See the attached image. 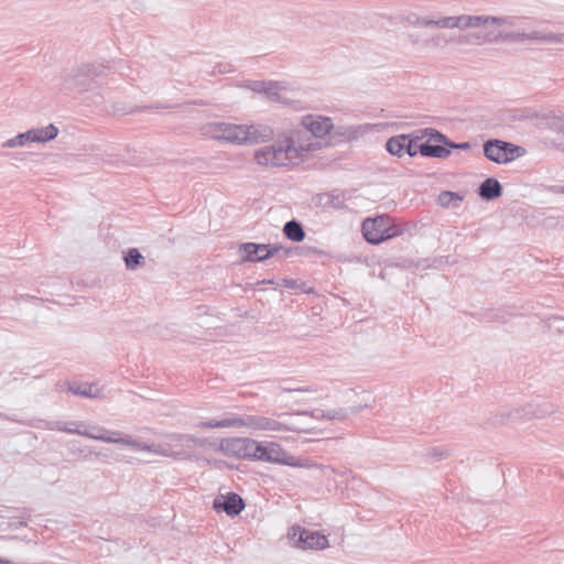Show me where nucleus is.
Segmentation results:
<instances>
[{
    "mask_svg": "<svg viewBox=\"0 0 564 564\" xmlns=\"http://www.w3.org/2000/svg\"><path fill=\"white\" fill-rule=\"evenodd\" d=\"M384 149L393 156L402 158L406 154L405 133L397 134L386 141Z\"/></svg>",
    "mask_w": 564,
    "mask_h": 564,
    "instance_id": "393cba45",
    "label": "nucleus"
},
{
    "mask_svg": "<svg viewBox=\"0 0 564 564\" xmlns=\"http://www.w3.org/2000/svg\"><path fill=\"white\" fill-rule=\"evenodd\" d=\"M68 391L75 395H80L90 399L101 398L102 391L97 388L95 384L88 383H79V382H69Z\"/></svg>",
    "mask_w": 564,
    "mask_h": 564,
    "instance_id": "4be33fe9",
    "label": "nucleus"
},
{
    "mask_svg": "<svg viewBox=\"0 0 564 564\" xmlns=\"http://www.w3.org/2000/svg\"><path fill=\"white\" fill-rule=\"evenodd\" d=\"M551 42L564 43V33H551Z\"/></svg>",
    "mask_w": 564,
    "mask_h": 564,
    "instance_id": "3c124183",
    "label": "nucleus"
},
{
    "mask_svg": "<svg viewBox=\"0 0 564 564\" xmlns=\"http://www.w3.org/2000/svg\"><path fill=\"white\" fill-rule=\"evenodd\" d=\"M506 23L505 18L489 15H471V28H480L487 24L501 25Z\"/></svg>",
    "mask_w": 564,
    "mask_h": 564,
    "instance_id": "7c9ffc66",
    "label": "nucleus"
},
{
    "mask_svg": "<svg viewBox=\"0 0 564 564\" xmlns=\"http://www.w3.org/2000/svg\"><path fill=\"white\" fill-rule=\"evenodd\" d=\"M111 69L112 66L110 62H107L106 64H83L76 69H73L72 73L64 79V87L65 89L69 90H86L96 77L105 76L107 70Z\"/></svg>",
    "mask_w": 564,
    "mask_h": 564,
    "instance_id": "423d86ee",
    "label": "nucleus"
},
{
    "mask_svg": "<svg viewBox=\"0 0 564 564\" xmlns=\"http://www.w3.org/2000/svg\"><path fill=\"white\" fill-rule=\"evenodd\" d=\"M0 417L11 421V422L21 423V424H24V425H28L31 427H40L41 426L40 424L43 423V427L47 429V430H57V431H63V432H66L69 434H77V435L84 436V433L82 430L69 429V425L85 426V423L82 421L63 422V421H45V420H36V419L21 420V419L17 417L15 415L10 416V415L3 414V413H0Z\"/></svg>",
    "mask_w": 564,
    "mask_h": 564,
    "instance_id": "9b49d317",
    "label": "nucleus"
},
{
    "mask_svg": "<svg viewBox=\"0 0 564 564\" xmlns=\"http://www.w3.org/2000/svg\"><path fill=\"white\" fill-rule=\"evenodd\" d=\"M173 441L178 442L181 444L192 443L195 446L203 448H212L213 451H219V442L210 441L206 437H196L191 434H174L172 435Z\"/></svg>",
    "mask_w": 564,
    "mask_h": 564,
    "instance_id": "aec40b11",
    "label": "nucleus"
},
{
    "mask_svg": "<svg viewBox=\"0 0 564 564\" xmlns=\"http://www.w3.org/2000/svg\"><path fill=\"white\" fill-rule=\"evenodd\" d=\"M486 41H512V42H521L527 40V33L523 32H500L497 35L487 34L484 36Z\"/></svg>",
    "mask_w": 564,
    "mask_h": 564,
    "instance_id": "c85d7f7f",
    "label": "nucleus"
},
{
    "mask_svg": "<svg viewBox=\"0 0 564 564\" xmlns=\"http://www.w3.org/2000/svg\"><path fill=\"white\" fill-rule=\"evenodd\" d=\"M484 156L497 164H507L525 153L524 148L500 139H488L482 144Z\"/></svg>",
    "mask_w": 564,
    "mask_h": 564,
    "instance_id": "0eeeda50",
    "label": "nucleus"
},
{
    "mask_svg": "<svg viewBox=\"0 0 564 564\" xmlns=\"http://www.w3.org/2000/svg\"><path fill=\"white\" fill-rule=\"evenodd\" d=\"M280 243L241 242L238 245L239 263L264 262L280 252Z\"/></svg>",
    "mask_w": 564,
    "mask_h": 564,
    "instance_id": "6e6552de",
    "label": "nucleus"
},
{
    "mask_svg": "<svg viewBox=\"0 0 564 564\" xmlns=\"http://www.w3.org/2000/svg\"><path fill=\"white\" fill-rule=\"evenodd\" d=\"M289 536L302 550H324L328 546L326 535L319 531H312L300 525L292 527Z\"/></svg>",
    "mask_w": 564,
    "mask_h": 564,
    "instance_id": "9d476101",
    "label": "nucleus"
},
{
    "mask_svg": "<svg viewBox=\"0 0 564 564\" xmlns=\"http://www.w3.org/2000/svg\"><path fill=\"white\" fill-rule=\"evenodd\" d=\"M84 431H89V432H91V433H97V431H96V430H93V426H89L88 429H85Z\"/></svg>",
    "mask_w": 564,
    "mask_h": 564,
    "instance_id": "bf43d9fd",
    "label": "nucleus"
},
{
    "mask_svg": "<svg viewBox=\"0 0 564 564\" xmlns=\"http://www.w3.org/2000/svg\"><path fill=\"white\" fill-rule=\"evenodd\" d=\"M280 251H283L285 257H290V256L296 254V247H283L282 246V249Z\"/></svg>",
    "mask_w": 564,
    "mask_h": 564,
    "instance_id": "603ef678",
    "label": "nucleus"
},
{
    "mask_svg": "<svg viewBox=\"0 0 564 564\" xmlns=\"http://www.w3.org/2000/svg\"><path fill=\"white\" fill-rule=\"evenodd\" d=\"M77 451H78V453H79L80 455H83V457H84L85 459H87V458H88V456H91V455H95L96 457H99V456H100V453H96V452H88V453L86 454V453H85V449L77 448Z\"/></svg>",
    "mask_w": 564,
    "mask_h": 564,
    "instance_id": "5fc2aeb1",
    "label": "nucleus"
},
{
    "mask_svg": "<svg viewBox=\"0 0 564 564\" xmlns=\"http://www.w3.org/2000/svg\"><path fill=\"white\" fill-rule=\"evenodd\" d=\"M223 464H225L223 460H219V462L216 463L217 466H220Z\"/></svg>",
    "mask_w": 564,
    "mask_h": 564,
    "instance_id": "e2e57ef3",
    "label": "nucleus"
},
{
    "mask_svg": "<svg viewBox=\"0 0 564 564\" xmlns=\"http://www.w3.org/2000/svg\"><path fill=\"white\" fill-rule=\"evenodd\" d=\"M196 426L202 430L247 427L257 431H273L281 429V425L278 424V421L273 419H269L262 415L234 413H227L220 420L212 419L207 421H200L196 424Z\"/></svg>",
    "mask_w": 564,
    "mask_h": 564,
    "instance_id": "f03ea898",
    "label": "nucleus"
},
{
    "mask_svg": "<svg viewBox=\"0 0 564 564\" xmlns=\"http://www.w3.org/2000/svg\"><path fill=\"white\" fill-rule=\"evenodd\" d=\"M127 441L132 442V444H127V445L131 446V447H133L135 449L144 451V452H156L154 449V444H148V443H144V442H140L138 440H133L131 436H127Z\"/></svg>",
    "mask_w": 564,
    "mask_h": 564,
    "instance_id": "c9c22d12",
    "label": "nucleus"
},
{
    "mask_svg": "<svg viewBox=\"0 0 564 564\" xmlns=\"http://www.w3.org/2000/svg\"><path fill=\"white\" fill-rule=\"evenodd\" d=\"M326 413H327V410H322V409H314L312 411H297L296 412V415H310L311 417H314V419H326Z\"/></svg>",
    "mask_w": 564,
    "mask_h": 564,
    "instance_id": "79ce46f5",
    "label": "nucleus"
},
{
    "mask_svg": "<svg viewBox=\"0 0 564 564\" xmlns=\"http://www.w3.org/2000/svg\"><path fill=\"white\" fill-rule=\"evenodd\" d=\"M270 83L271 85L267 87L264 95L269 100L280 102L282 100L280 90L285 88L284 83L274 80H270Z\"/></svg>",
    "mask_w": 564,
    "mask_h": 564,
    "instance_id": "2f4dec72",
    "label": "nucleus"
},
{
    "mask_svg": "<svg viewBox=\"0 0 564 564\" xmlns=\"http://www.w3.org/2000/svg\"><path fill=\"white\" fill-rule=\"evenodd\" d=\"M366 408H368V404L327 410L326 419L327 420L344 421L349 415L357 414V413L361 412Z\"/></svg>",
    "mask_w": 564,
    "mask_h": 564,
    "instance_id": "bb28decb",
    "label": "nucleus"
},
{
    "mask_svg": "<svg viewBox=\"0 0 564 564\" xmlns=\"http://www.w3.org/2000/svg\"><path fill=\"white\" fill-rule=\"evenodd\" d=\"M247 129L250 138L248 143L268 142L274 138L273 129L267 124H251Z\"/></svg>",
    "mask_w": 564,
    "mask_h": 564,
    "instance_id": "6ab92c4d",
    "label": "nucleus"
},
{
    "mask_svg": "<svg viewBox=\"0 0 564 564\" xmlns=\"http://www.w3.org/2000/svg\"><path fill=\"white\" fill-rule=\"evenodd\" d=\"M502 317L498 312L490 311L486 312L480 321L485 322H497Z\"/></svg>",
    "mask_w": 564,
    "mask_h": 564,
    "instance_id": "49530a36",
    "label": "nucleus"
},
{
    "mask_svg": "<svg viewBox=\"0 0 564 564\" xmlns=\"http://www.w3.org/2000/svg\"><path fill=\"white\" fill-rule=\"evenodd\" d=\"M554 406L551 403L539 404L533 409L532 404H529L527 408L521 410H514L508 414V419L510 420H520V419H529L531 416L534 417H543L550 413H553Z\"/></svg>",
    "mask_w": 564,
    "mask_h": 564,
    "instance_id": "a211bd4d",
    "label": "nucleus"
},
{
    "mask_svg": "<svg viewBox=\"0 0 564 564\" xmlns=\"http://www.w3.org/2000/svg\"><path fill=\"white\" fill-rule=\"evenodd\" d=\"M335 133L344 137L347 140H352L357 137V131L352 127H347V128L338 127L336 129Z\"/></svg>",
    "mask_w": 564,
    "mask_h": 564,
    "instance_id": "ea45409f",
    "label": "nucleus"
},
{
    "mask_svg": "<svg viewBox=\"0 0 564 564\" xmlns=\"http://www.w3.org/2000/svg\"><path fill=\"white\" fill-rule=\"evenodd\" d=\"M253 460L290 467H310L308 459L294 457L284 451L279 443L268 441H257Z\"/></svg>",
    "mask_w": 564,
    "mask_h": 564,
    "instance_id": "20e7f679",
    "label": "nucleus"
},
{
    "mask_svg": "<svg viewBox=\"0 0 564 564\" xmlns=\"http://www.w3.org/2000/svg\"><path fill=\"white\" fill-rule=\"evenodd\" d=\"M169 456H173V457H175V458H181V457H183V453H182V452L172 453V454H170Z\"/></svg>",
    "mask_w": 564,
    "mask_h": 564,
    "instance_id": "13d9d810",
    "label": "nucleus"
},
{
    "mask_svg": "<svg viewBox=\"0 0 564 564\" xmlns=\"http://www.w3.org/2000/svg\"><path fill=\"white\" fill-rule=\"evenodd\" d=\"M26 143H31V133L29 130L25 132L19 133L14 138L7 140L2 144V147L3 148H15V147L25 145Z\"/></svg>",
    "mask_w": 564,
    "mask_h": 564,
    "instance_id": "473e14b6",
    "label": "nucleus"
},
{
    "mask_svg": "<svg viewBox=\"0 0 564 564\" xmlns=\"http://www.w3.org/2000/svg\"><path fill=\"white\" fill-rule=\"evenodd\" d=\"M463 196L458 192L442 191L438 194L437 203L442 207H458L459 203L463 202Z\"/></svg>",
    "mask_w": 564,
    "mask_h": 564,
    "instance_id": "cd10ccee",
    "label": "nucleus"
},
{
    "mask_svg": "<svg viewBox=\"0 0 564 564\" xmlns=\"http://www.w3.org/2000/svg\"><path fill=\"white\" fill-rule=\"evenodd\" d=\"M283 235L292 242H301L305 239L304 226L296 219L286 221L283 226Z\"/></svg>",
    "mask_w": 564,
    "mask_h": 564,
    "instance_id": "5701e85b",
    "label": "nucleus"
},
{
    "mask_svg": "<svg viewBox=\"0 0 564 564\" xmlns=\"http://www.w3.org/2000/svg\"><path fill=\"white\" fill-rule=\"evenodd\" d=\"M435 135L436 139H433V141H435L436 145L444 151L443 154H437V159H447L452 154L453 150L467 151L471 148V143L469 141L455 142L437 129Z\"/></svg>",
    "mask_w": 564,
    "mask_h": 564,
    "instance_id": "dca6fc26",
    "label": "nucleus"
},
{
    "mask_svg": "<svg viewBox=\"0 0 564 564\" xmlns=\"http://www.w3.org/2000/svg\"><path fill=\"white\" fill-rule=\"evenodd\" d=\"M10 531V527L8 525L7 516H0V532Z\"/></svg>",
    "mask_w": 564,
    "mask_h": 564,
    "instance_id": "8fccbe9b",
    "label": "nucleus"
},
{
    "mask_svg": "<svg viewBox=\"0 0 564 564\" xmlns=\"http://www.w3.org/2000/svg\"><path fill=\"white\" fill-rule=\"evenodd\" d=\"M175 106L171 104H163V102H155L151 105H143V106H131V107H123L120 110H122L124 113H137V112H143L147 110H164V109H173Z\"/></svg>",
    "mask_w": 564,
    "mask_h": 564,
    "instance_id": "c756f323",
    "label": "nucleus"
},
{
    "mask_svg": "<svg viewBox=\"0 0 564 564\" xmlns=\"http://www.w3.org/2000/svg\"><path fill=\"white\" fill-rule=\"evenodd\" d=\"M326 252L316 248V247H313V246H296V256H300V257H305V258H311V257H321V256H325Z\"/></svg>",
    "mask_w": 564,
    "mask_h": 564,
    "instance_id": "72a5a7b5",
    "label": "nucleus"
},
{
    "mask_svg": "<svg viewBox=\"0 0 564 564\" xmlns=\"http://www.w3.org/2000/svg\"><path fill=\"white\" fill-rule=\"evenodd\" d=\"M278 424L281 425V429H278L276 431H292V432H297V433H317V431L315 429H305V427H301L299 426L297 424L295 423H285V422H280L278 421Z\"/></svg>",
    "mask_w": 564,
    "mask_h": 564,
    "instance_id": "f704fd0d",
    "label": "nucleus"
},
{
    "mask_svg": "<svg viewBox=\"0 0 564 564\" xmlns=\"http://www.w3.org/2000/svg\"><path fill=\"white\" fill-rule=\"evenodd\" d=\"M437 20H433L430 18H417L416 24L423 25V26H436Z\"/></svg>",
    "mask_w": 564,
    "mask_h": 564,
    "instance_id": "de8ad7c7",
    "label": "nucleus"
},
{
    "mask_svg": "<svg viewBox=\"0 0 564 564\" xmlns=\"http://www.w3.org/2000/svg\"><path fill=\"white\" fill-rule=\"evenodd\" d=\"M274 283H275V282H274V280H273V279H268V280H267V279H264V280H261V281H258V282H257V284H258V285H264V284H270V285H272V284H274Z\"/></svg>",
    "mask_w": 564,
    "mask_h": 564,
    "instance_id": "6e6d98bb",
    "label": "nucleus"
},
{
    "mask_svg": "<svg viewBox=\"0 0 564 564\" xmlns=\"http://www.w3.org/2000/svg\"><path fill=\"white\" fill-rule=\"evenodd\" d=\"M312 441H313L312 438H304V440L302 441V443L304 444V443H308V442H312Z\"/></svg>",
    "mask_w": 564,
    "mask_h": 564,
    "instance_id": "052dcab7",
    "label": "nucleus"
},
{
    "mask_svg": "<svg viewBox=\"0 0 564 564\" xmlns=\"http://www.w3.org/2000/svg\"><path fill=\"white\" fill-rule=\"evenodd\" d=\"M7 518H8V525L10 527V530H17L19 528L26 525L24 516L8 514Z\"/></svg>",
    "mask_w": 564,
    "mask_h": 564,
    "instance_id": "e433bc0d",
    "label": "nucleus"
},
{
    "mask_svg": "<svg viewBox=\"0 0 564 564\" xmlns=\"http://www.w3.org/2000/svg\"><path fill=\"white\" fill-rule=\"evenodd\" d=\"M404 230L401 223L387 214L368 217L361 224L362 237L370 245H379L399 237Z\"/></svg>",
    "mask_w": 564,
    "mask_h": 564,
    "instance_id": "7ed1b4c3",
    "label": "nucleus"
},
{
    "mask_svg": "<svg viewBox=\"0 0 564 564\" xmlns=\"http://www.w3.org/2000/svg\"><path fill=\"white\" fill-rule=\"evenodd\" d=\"M437 28H457V17H444L437 20Z\"/></svg>",
    "mask_w": 564,
    "mask_h": 564,
    "instance_id": "a19ab883",
    "label": "nucleus"
},
{
    "mask_svg": "<svg viewBox=\"0 0 564 564\" xmlns=\"http://www.w3.org/2000/svg\"><path fill=\"white\" fill-rule=\"evenodd\" d=\"M457 28H471V15L463 14L457 17Z\"/></svg>",
    "mask_w": 564,
    "mask_h": 564,
    "instance_id": "a18cd8bd",
    "label": "nucleus"
},
{
    "mask_svg": "<svg viewBox=\"0 0 564 564\" xmlns=\"http://www.w3.org/2000/svg\"><path fill=\"white\" fill-rule=\"evenodd\" d=\"M29 131L31 133V142L45 143L58 135V128L53 123L46 127L32 128Z\"/></svg>",
    "mask_w": 564,
    "mask_h": 564,
    "instance_id": "412c9836",
    "label": "nucleus"
},
{
    "mask_svg": "<svg viewBox=\"0 0 564 564\" xmlns=\"http://www.w3.org/2000/svg\"><path fill=\"white\" fill-rule=\"evenodd\" d=\"M288 391H301V392H305V391H311L308 388H297V389H288Z\"/></svg>",
    "mask_w": 564,
    "mask_h": 564,
    "instance_id": "4d7b16f0",
    "label": "nucleus"
},
{
    "mask_svg": "<svg viewBox=\"0 0 564 564\" xmlns=\"http://www.w3.org/2000/svg\"><path fill=\"white\" fill-rule=\"evenodd\" d=\"M124 265L128 270H137L145 264V258L138 248H128L122 252Z\"/></svg>",
    "mask_w": 564,
    "mask_h": 564,
    "instance_id": "a878e982",
    "label": "nucleus"
},
{
    "mask_svg": "<svg viewBox=\"0 0 564 564\" xmlns=\"http://www.w3.org/2000/svg\"><path fill=\"white\" fill-rule=\"evenodd\" d=\"M269 85H271L270 80H251L249 82L248 87L254 93L264 95L265 89Z\"/></svg>",
    "mask_w": 564,
    "mask_h": 564,
    "instance_id": "58836bf2",
    "label": "nucleus"
},
{
    "mask_svg": "<svg viewBox=\"0 0 564 564\" xmlns=\"http://www.w3.org/2000/svg\"><path fill=\"white\" fill-rule=\"evenodd\" d=\"M554 128L556 130H558L560 132H563L564 133V118L563 119H557L554 123H553Z\"/></svg>",
    "mask_w": 564,
    "mask_h": 564,
    "instance_id": "864d4df0",
    "label": "nucleus"
},
{
    "mask_svg": "<svg viewBox=\"0 0 564 564\" xmlns=\"http://www.w3.org/2000/svg\"><path fill=\"white\" fill-rule=\"evenodd\" d=\"M551 36V33H542V32H539V31H534L530 34L527 33V40H539V41H547V42H551V39H549Z\"/></svg>",
    "mask_w": 564,
    "mask_h": 564,
    "instance_id": "c03bdc74",
    "label": "nucleus"
},
{
    "mask_svg": "<svg viewBox=\"0 0 564 564\" xmlns=\"http://www.w3.org/2000/svg\"><path fill=\"white\" fill-rule=\"evenodd\" d=\"M215 130L219 132L217 139L229 143L246 144L250 140L247 126L218 122L215 124Z\"/></svg>",
    "mask_w": 564,
    "mask_h": 564,
    "instance_id": "ddd939ff",
    "label": "nucleus"
},
{
    "mask_svg": "<svg viewBox=\"0 0 564 564\" xmlns=\"http://www.w3.org/2000/svg\"><path fill=\"white\" fill-rule=\"evenodd\" d=\"M302 126L314 138H323L329 134L334 129L330 118L315 115H307L303 117Z\"/></svg>",
    "mask_w": 564,
    "mask_h": 564,
    "instance_id": "4468645a",
    "label": "nucleus"
},
{
    "mask_svg": "<svg viewBox=\"0 0 564 564\" xmlns=\"http://www.w3.org/2000/svg\"><path fill=\"white\" fill-rule=\"evenodd\" d=\"M245 507V500L235 491H228L225 495L219 494L213 500L214 510L218 513L224 512L230 518L239 516Z\"/></svg>",
    "mask_w": 564,
    "mask_h": 564,
    "instance_id": "f8f14e48",
    "label": "nucleus"
},
{
    "mask_svg": "<svg viewBox=\"0 0 564 564\" xmlns=\"http://www.w3.org/2000/svg\"><path fill=\"white\" fill-rule=\"evenodd\" d=\"M476 193L482 200L492 202L502 196L503 187L496 177L490 176L479 184Z\"/></svg>",
    "mask_w": 564,
    "mask_h": 564,
    "instance_id": "f3484780",
    "label": "nucleus"
},
{
    "mask_svg": "<svg viewBox=\"0 0 564 564\" xmlns=\"http://www.w3.org/2000/svg\"><path fill=\"white\" fill-rule=\"evenodd\" d=\"M427 455L431 456L434 459V462H440V460L444 459L445 457H447L448 452H447V449L435 447V448L429 449Z\"/></svg>",
    "mask_w": 564,
    "mask_h": 564,
    "instance_id": "37998d69",
    "label": "nucleus"
},
{
    "mask_svg": "<svg viewBox=\"0 0 564 564\" xmlns=\"http://www.w3.org/2000/svg\"><path fill=\"white\" fill-rule=\"evenodd\" d=\"M215 70H217L219 74H227L234 72V68L230 64L219 63L215 66Z\"/></svg>",
    "mask_w": 564,
    "mask_h": 564,
    "instance_id": "09e8293b",
    "label": "nucleus"
},
{
    "mask_svg": "<svg viewBox=\"0 0 564 564\" xmlns=\"http://www.w3.org/2000/svg\"><path fill=\"white\" fill-rule=\"evenodd\" d=\"M317 204L323 208L343 209L346 207L344 195L337 192L323 193L317 197Z\"/></svg>",
    "mask_w": 564,
    "mask_h": 564,
    "instance_id": "b1692460",
    "label": "nucleus"
},
{
    "mask_svg": "<svg viewBox=\"0 0 564 564\" xmlns=\"http://www.w3.org/2000/svg\"><path fill=\"white\" fill-rule=\"evenodd\" d=\"M257 441L249 437H226L219 441V452L238 459L253 460Z\"/></svg>",
    "mask_w": 564,
    "mask_h": 564,
    "instance_id": "1a4fd4ad",
    "label": "nucleus"
},
{
    "mask_svg": "<svg viewBox=\"0 0 564 564\" xmlns=\"http://www.w3.org/2000/svg\"><path fill=\"white\" fill-rule=\"evenodd\" d=\"M303 150L310 151L311 148H304L303 145L297 148L293 134H290L284 135L282 140L279 138L272 144L257 149L253 153V160L259 165L267 167L289 166L301 160L300 152Z\"/></svg>",
    "mask_w": 564,
    "mask_h": 564,
    "instance_id": "f257e3e1",
    "label": "nucleus"
},
{
    "mask_svg": "<svg viewBox=\"0 0 564 564\" xmlns=\"http://www.w3.org/2000/svg\"><path fill=\"white\" fill-rule=\"evenodd\" d=\"M80 427H82V426L69 425V429H79V430H82Z\"/></svg>",
    "mask_w": 564,
    "mask_h": 564,
    "instance_id": "680f3d73",
    "label": "nucleus"
},
{
    "mask_svg": "<svg viewBox=\"0 0 564 564\" xmlns=\"http://www.w3.org/2000/svg\"><path fill=\"white\" fill-rule=\"evenodd\" d=\"M282 284L286 289L302 290L303 292H307L306 290H304L305 283L301 282L300 280H296V279L284 278L282 280Z\"/></svg>",
    "mask_w": 564,
    "mask_h": 564,
    "instance_id": "4c0bfd02",
    "label": "nucleus"
},
{
    "mask_svg": "<svg viewBox=\"0 0 564 564\" xmlns=\"http://www.w3.org/2000/svg\"><path fill=\"white\" fill-rule=\"evenodd\" d=\"M435 133V128H425L405 133L406 154L410 158L420 154L423 158L437 159V154H443L444 151L433 141V139H436Z\"/></svg>",
    "mask_w": 564,
    "mask_h": 564,
    "instance_id": "39448f33",
    "label": "nucleus"
},
{
    "mask_svg": "<svg viewBox=\"0 0 564 564\" xmlns=\"http://www.w3.org/2000/svg\"><path fill=\"white\" fill-rule=\"evenodd\" d=\"M93 430H96L97 433H91L89 431H83L84 436L97 441H102L111 444H132V442L127 441V436L119 431H109L102 426L93 425Z\"/></svg>",
    "mask_w": 564,
    "mask_h": 564,
    "instance_id": "2eb2a0df",
    "label": "nucleus"
}]
</instances>
